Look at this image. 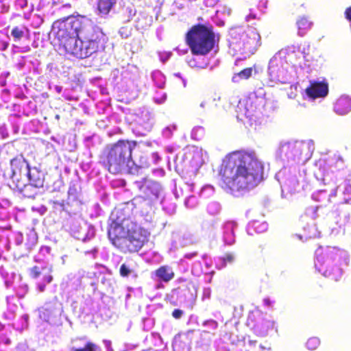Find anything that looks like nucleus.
<instances>
[{"mask_svg": "<svg viewBox=\"0 0 351 351\" xmlns=\"http://www.w3.org/2000/svg\"><path fill=\"white\" fill-rule=\"evenodd\" d=\"M263 164L253 154L234 151L226 156L220 166V185L232 194L248 191L263 180Z\"/></svg>", "mask_w": 351, "mask_h": 351, "instance_id": "f257e3e1", "label": "nucleus"}, {"mask_svg": "<svg viewBox=\"0 0 351 351\" xmlns=\"http://www.w3.org/2000/svg\"><path fill=\"white\" fill-rule=\"evenodd\" d=\"M137 142L133 140L120 139L116 143L107 145L99 155V163L111 174H138L142 168H147L149 163L142 157L139 165L130 167L132 162V151Z\"/></svg>", "mask_w": 351, "mask_h": 351, "instance_id": "f03ea898", "label": "nucleus"}, {"mask_svg": "<svg viewBox=\"0 0 351 351\" xmlns=\"http://www.w3.org/2000/svg\"><path fill=\"white\" fill-rule=\"evenodd\" d=\"M113 246L124 254L138 252L148 241L149 232L130 219L113 220L108 230Z\"/></svg>", "mask_w": 351, "mask_h": 351, "instance_id": "7ed1b4c3", "label": "nucleus"}, {"mask_svg": "<svg viewBox=\"0 0 351 351\" xmlns=\"http://www.w3.org/2000/svg\"><path fill=\"white\" fill-rule=\"evenodd\" d=\"M93 21L84 15H70L57 20L53 25L56 37L64 49L82 34L86 29L91 27Z\"/></svg>", "mask_w": 351, "mask_h": 351, "instance_id": "20e7f679", "label": "nucleus"}, {"mask_svg": "<svg viewBox=\"0 0 351 351\" xmlns=\"http://www.w3.org/2000/svg\"><path fill=\"white\" fill-rule=\"evenodd\" d=\"M104 36L101 29L93 22L91 27L86 29L65 51L81 59L88 58L102 47Z\"/></svg>", "mask_w": 351, "mask_h": 351, "instance_id": "39448f33", "label": "nucleus"}, {"mask_svg": "<svg viewBox=\"0 0 351 351\" xmlns=\"http://www.w3.org/2000/svg\"><path fill=\"white\" fill-rule=\"evenodd\" d=\"M185 40L192 54L206 56L215 45L214 27L210 23L194 25L186 34Z\"/></svg>", "mask_w": 351, "mask_h": 351, "instance_id": "423d86ee", "label": "nucleus"}, {"mask_svg": "<svg viewBox=\"0 0 351 351\" xmlns=\"http://www.w3.org/2000/svg\"><path fill=\"white\" fill-rule=\"evenodd\" d=\"M11 176L9 186L13 191H18L27 198L34 199L35 194L26 193L28 186L26 182V173L29 167V163L23 154H19L10 160Z\"/></svg>", "mask_w": 351, "mask_h": 351, "instance_id": "0eeeda50", "label": "nucleus"}, {"mask_svg": "<svg viewBox=\"0 0 351 351\" xmlns=\"http://www.w3.org/2000/svg\"><path fill=\"white\" fill-rule=\"evenodd\" d=\"M229 44L230 47L245 53L254 54L261 45V36L254 28H249L245 32L241 29L232 28L230 32Z\"/></svg>", "mask_w": 351, "mask_h": 351, "instance_id": "6e6552de", "label": "nucleus"}, {"mask_svg": "<svg viewBox=\"0 0 351 351\" xmlns=\"http://www.w3.org/2000/svg\"><path fill=\"white\" fill-rule=\"evenodd\" d=\"M339 250L334 247H319L315 251L316 261L315 266L317 270L326 278L337 281L341 278V270L336 267L335 269L329 268L330 264L338 255Z\"/></svg>", "mask_w": 351, "mask_h": 351, "instance_id": "1a4fd4ad", "label": "nucleus"}, {"mask_svg": "<svg viewBox=\"0 0 351 351\" xmlns=\"http://www.w3.org/2000/svg\"><path fill=\"white\" fill-rule=\"evenodd\" d=\"M247 326L257 336H266L274 327V322L264 317L259 311L250 312L247 319Z\"/></svg>", "mask_w": 351, "mask_h": 351, "instance_id": "9d476101", "label": "nucleus"}, {"mask_svg": "<svg viewBox=\"0 0 351 351\" xmlns=\"http://www.w3.org/2000/svg\"><path fill=\"white\" fill-rule=\"evenodd\" d=\"M305 93L312 99L325 97L328 94V83L326 79L321 82L311 80Z\"/></svg>", "mask_w": 351, "mask_h": 351, "instance_id": "9b49d317", "label": "nucleus"}, {"mask_svg": "<svg viewBox=\"0 0 351 351\" xmlns=\"http://www.w3.org/2000/svg\"><path fill=\"white\" fill-rule=\"evenodd\" d=\"M43 275V283H38L37 285V289L39 292L42 293L45 291L46 285L45 283L49 284L53 280V277L52 276V269L51 267H48L46 266L44 267H38L34 266L30 269L29 275L32 278L36 279L40 275Z\"/></svg>", "mask_w": 351, "mask_h": 351, "instance_id": "f8f14e48", "label": "nucleus"}, {"mask_svg": "<svg viewBox=\"0 0 351 351\" xmlns=\"http://www.w3.org/2000/svg\"><path fill=\"white\" fill-rule=\"evenodd\" d=\"M29 182V185L35 188H42L44 185L45 175L36 167L29 168L26 173Z\"/></svg>", "mask_w": 351, "mask_h": 351, "instance_id": "ddd939ff", "label": "nucleus"}, {"mask_svg": "<svg viewBox=\"0 0 351 351\" xmlns=\"http://www.w3.org/2000/svg\"><path fill=\"white\" fill-rule=\"evenodd\" d=\"M335 111L339 114H346L351 110V99L348 97H339L334 106Z\"/></svg>", "mask_w": 351, "mask_h": 351, "instance_id": "4468645a", "label": "nucleus"}, {"mask_svg": "<svg viewBox=\"0 0 351 351\" xmlns=\"http://www.w3.org/2000/svg\"><path fill=\"white\" fill-rule=\"evenodd\" d=\"M154 274L156 276L164 282H168L171 280L175 274L172 269L167 265H162L155 270Z\"/></svg>", "mask_w": 351, "mask_h": 351, "instance_id": "2eb2a0df", "label": "nucleus"}, {"mask_svg": "<svg viewBox=\"0 0 351 351\" xmlns=\"http://www.w3.org/2000/svg\"><path fill=\"white\" fill-rule=\"evenodd\" d=\"M298 34L303 36L306 35L313 26V22L306 16L300 17L296 21Z\"/></svg>", "mask_w": 351, "mask_h": 351, "instance_id": "dca6fc26", "label": "nucleus"}, {"mask_svg": "<svg viewBox=\"0 0 351 351\" xmlns=\"http://www.w3.org/2000/svg\"><path fill=\"white\" fill-rule=\"evenodd\" d=\"M116 3L117 0H97V8L99 14L102 16L108 15Z\"/></svg>", "mask_w": 351, "mask_h": 351, "instance_id": "f3484780", "label": "nucleus"}, {"mask_svg": "<svg viewBox=\"0 0 351 351\" xmlns=\"http://www.w3.org/2000/svg\"><path fill=\"white\" fill-rule=\"evenodd\" d=\"M302 147L303 144L302 143H298L297 142L293 143H288L282 146V149H286L287 151L290 149L292 156L296 157L302 155Z\"/></svg>", "mask_w": 351, "mask_h": 351, "instance_id": "a211bd4d", "label": "nucleus"}, {"mask_svg": "<svg viewBox=\"0 0 351 351\" xmlns=\"http://www.w3.org/2000/svg\"><path fill=\"white\" fill-rule=\"evenodd\" d=\"M252 67L245 68L235 73L232 77V81L234 83H238L241 80H247L252 76Z\"/></svg>", "mask_w": 351, "mask_h": 351, "instance_id": "6ab92c4d", "label": "nucleus"}, {"mask_svg": "<svg viewBox=\"0 0 351 351\" xmlns=\"http://www.w3.org/2000/svg\"><path fill=\"white\" fill-rule=\"evenodd\" d=\"M29 32V29L25 25H21L14 27L11 32V34L15 40H19L25 35V34H28Z\"/></svg>", "mask_w": 351, "mask_h": 351, "instance_id": "aec40b11", "label": "nucleus"}, {"mask_svg": "<svg viewBox=\"0 0 351 351\" xmlns=\"http://www.w3.org/2000/svg\"><path fill=\"white\" fill-rule=\"evenodd\" d=\"M98 346L92 341L86 342L83 347L73 348L72 351H96Z\"/></svg>", "mask_w": 351, "mask_h": 351, "instance_id": "412c9836", "label": "nucleus"}, {"mask_svg": "<svg viewBox=\"0 0 351 351\" xmlns=\"http://www.w3.org/2000/svg\"><path fill=\"white\" fill-rule=\"evenodd\" d=\"M319 345L320 340L318 337H316L309 338L306 343V348L309 350H316L319 346Z\"/></svg>", "mask_w": 351, "mask_h": 351, "instance_id": "4be33fe9", "label": "nucleus"}, {"mask_svg": "<svg viewBox=\"0 0 351 351\" xmlns=\"http://www.w3.org/2000/svg\"><path fill=\"white\" fill-rule=\"evenodd\" d=\"M261 347L255 340H248L245 343V351H259Z\"/></svg>", "mask_w": 351, "mask_h": 351, "instance_id": "5701e85b", "label": "nucleus"}, {"mask_svg": "<svg viewBox=\"0 0 351 351\" xmlns=\"http://www.w3.org/2000/svg\"><path fill=\"white\" fill-rule=\"evenodd\" d=\"M131 271V269L126 264L123 263L121 265L119 269L121 276L128 277L130 274Z\"/></svg>", "mask_w": 351, "mask_h": 351, "instance_id": "b1692460", "label": "nucleus"}, {"mask_svg": "<svg viewBox=\"0 0 351 351\" xmlns=\"http://www.w3.org/2000/svg\"><path fill=\"white\" fill-rule=\"evenodd\" d=\"M234 259V255L230 253L226 254L222 258L223 265L226 266L227 263H231Z\"/></svg>", "mask_w": 351, "mask_h": 351, "instance_id": "393cba45", "label": "nucleus"}, {"mask_svg": "<svg viewBox=\"0 0 351 351\" xmlns=\"http://www.w3.org/2000/svg\"><path fill=\"white\" fill-rule=\"evenodd\" d=\"M183 315V311L180 309H175L172 312V316L175 319H180Z\"/></svg>", "mask_w": 351, "mask_h": 351, "instance_id": "a878e982", "label": "nucleus"}, {"mask_svg": "<svg viewBox=\"0 0 351 351\" xmlns=\"http://www.w3.org/2000/svg\"><path fill=\"white\" fill-rule=\"evenodd\" d=\"M345 18L351 22V6L347 8L344 12Z\"/></svg>", "mask_w": 351, "mask_h": 351, "instance_id": "bb28decb", "label": "nucleus"}, {"mask_svg": "<svg viewBox=\"0 0 351 351\" xmlns=\"http://www.w3.org/2000/svg\"><path fill=\"white\" fill-rule=\"evenodd\" d=\"M344 193H348L350 195V199H351V185L347 184L345 186Z\"/></svg>", "mask_w": 351, "mask_h": 351, "instance_id": "cd10ccee", "label": "nucleus"}, {"mask_svg": "<svg viewBox=\"0 0 351 351\" xmlns=\"http://www.w3.org/2000/svg\"><path fill=\"white\" fill-rule=\"evenodd\" d=\"M264 302L267 306H270V304H271V302H270L269 299H268V298L265 299Z\"/></svg>", "mask_w": 351, "mask_h": 351, "instance_id": "c85d7f7f", "label": "nucleus"}, {"mask_svg": "<svg viewBox=\"0 0 351 351\" xmlns=\"http://www.w3.org/2000/svg\"><path fill=\"white\" fill-rule=\"evenodd\" d=\"M337 161H339L340 162L343 163V160L341 158L338 159Z\"/></svg>", "mask_w": 351, "mask_h": 351, "instance_id": "c756f323", "label": "nucleus"}, {"mask_svg": "<svg viewBox=\"0 0 351 351\" xmlns=\"http://www.w3.org/2000/svg\"><path fill=\"white\" fill-rule=\"evenodd\" d=\"M314 210H315V213H316V212H317V207H315V208H314Z\"/></svg>", "mask_w": 351, "mask_h": 351, "instance_id": "7c9ffc66", "label": "nucleus"}]
</instances>
